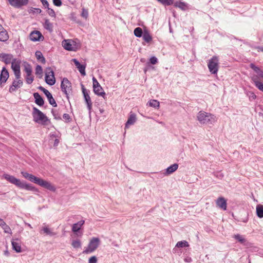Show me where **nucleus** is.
Segmentation results:
<instances>
[{"label": "nucleus", "mask_w": 263, "mask_h": 263, "mask_svg": "<svg viewBox=\"0 0 263 263\" xmlns=\"http://www.w3.org/2000/svg\"><path fill=\"white\" fill-rule=\"evenodd\" d=\"M174 6L180 8L182 10H185L187 8V4L181 1L175 2L174 3Z\"/></svg>", "instance_id": "7c9ffc66"}, {"label": "nucleus", "mask_w": 263, "mask_h": 263, "mask_svg": "<svg viewBox=\"0 0 263 263\" xmlns=\"http://www.w3.org/2000/svg\"><path fill=\"white\" fill-rule=\"evenodd\" d=\"M81 15L83 18L87 19L88 16V10L84 8H82Z\"/></svg>", "instance_id": "a18cd8bd"}, {"label": "nucleus", "mask_w": 263, "mask_h": 263, "mask_svg": "<svg viewBox=\"0 0 263 263\" xmlns=\"http://www.w3.org/2000/svg\"><path fill=\"white\" fill-rule=\"evenodd\" d=\"M233 238H235L239 242H240L241 243H243L246 241V239L245 238V237L239 234L234 235L233 236Z\"/></svg>", "instance_id": "c9c22d12"}, {"label": "nucleus", "mask_w": 263, "mask_h": 263, "mask_svg": "<svg viewBox=\"0 0 263 263\" xmlns=\"http://www.w3.org/2000/svg\"><path fill=\"white\" fill-rule=\"evenodd\" d=\"M82 90L84 98L85 101L87 104V108L89 110V114H90L91 110L92 108V102L89 96V90H87L85 88L83 85H82Z\"/></svg>", "instance_id": "6e6552de"}, {"label": "nucleus", "mask_w": 263, "mask_h": 263, "mask_svg": "<svg viewBox=\"0 0 263 263\" xmlns=\"http://www.w3.org/2000/svg\"><path fill=\"white\" fill-rule=\"evenodd\" d=\"M52 113H53V115L54 116H55L54 111L53 110H52Z\"/></svg>", "instance_id": "774afa93"}, {"label": "nucleus", "mask_w": 263, "mask_h": 263, "mask_svg": "<svg viewBox=\"0 0 263 263\" xmlns=\"http://www.w3.org/2000/svg\"><path fill=\"white\" fill-rule=\"evenodd\" d=\"M43 73V69L40 65H37L35 68L36 74L41 75Z\"/></svg>", "instance_id": "de8ad7c7"}, {"label": "nucleus", "mask_w": 263, "mask_h": 263, "mask_svg": "<svg viewBox=\"0 0 263 263\" xmlns=\"http://www.w3.org/2000/svg\"><path fill=\"white\" fill-rule=\"evenodd\" d=\"M149 61L152 64H156L158 62V59L155 57H152L150 58Z\"/></svg>", "instance_id": "864d4df0"}, {"label": "nucleus", "mask_w": 263, "mask_h": 263, "mask_svg": "<svg viewBox=\"0 0 263 263\" xmlns=\"http://www.w3.org/2000/svg\"><path fill=\"white\" fill-rule=\"evenodd\" d=\"M41 1L45 7H48L49 3L46 0H41Z\"/></svg>", "instance_id": "4d7b16f0"}, {"label": "nucleus", "mask_w": 263, "mask_h": 263, "mask_svg": "<svg viewBox=\"0 0 263 263\" xmlns=\"http://www.w3.org/2000/svg\"><path fill=\"white\" fill-rule=\"evenodd\" d=\"M84 223L85 221L84 220H82L77 223L73 224L72 227V231L74 233H77L81 229V227Z\"/></svg>", "instance_id": "393cba45"}, {"label": "nucleus", "mask_w": 263, "mask_h": 263, "mask_svg": "<svg viewBox=\"0 0 263 263\" xmlns=\"http://www.w3.org/2000/svg\"><path fill=\"white\" fill-rule=\"evenodd\" d=\"M247 95L251 101L255 100L256 98V96L255 93L252 91L248 92L247 93Z\"/></svg>", "instance_id": "49530a36"}, {"label": "nucleus", "mask_w": 263, "mask_h": 263, "mask_svg": "<svg viewBox=\"0 0 263 263\" xmlns=\"http://www.w3.org/2000/svg\"><path fill=\"white\" fill-rule=\"evenodd\" d=\"M72 61L74 63L78 69L79 72L81 73V74L84 76L86 75L85 73V66L82 65L80 63V62L76 59H73Z\"/></svg>", "instance_id": "a211bd4d"}, {"label": "nucleus", "mask_w": 263, "mask_h": 263, "mask_svg": "<svg viewBox=\"0 0 263 263\" xmlns=\"http://www.w3.org/2000/svg\"><path fill=\"white\" fill-rule=\"evenodd\" d=\"M256 49L258 50V51H261L263 52V46H258L256 47Z\"/></svg>", "instance_id": "bf43d9fd"}, {"label": "nucleus", "mask_w": 263, "mask_h": 263, "mask_svg": "<svg viewBox=\"0 0 263 263\" xmlns=\"http://www.w3.org/2000/svg\"><path fill=\"white\" fill-rule=\"evenodd\" d=\"M59 140L58 139H55L54 141V145H57L59 143Z\"/></svg>", "instance_id": "e2e57ef3"}, {"label": "nucleus", "mask_w": 263, "mask_h": 263, "mask_svg": "<svg viewBox=\"0 0 263 263\" xmlns=\"http://www.w3.org/2000/svg\"><path fill=\"white\" fill-rule=\"evenodd\" d=\"M72 246L76 249L81 248V242L80 240L77 239L72 241L71 243Z\"/></svg>", "instance_id": "a19ab883"}, {"label": "nucleus", "mask_w": 263, "mask_h": 263, "mask_svg": "<svg viewBox=\"0 0 263 263\" xmlns=\"http://www.w3.org/2000/svg\"><path fill=\"white\" fill-rule=\"evenodd\" d=\"M21 174L25 178L28 179L30 181L33 182L34 183H36L39 178L38 177H35V176L32 174H29L26 172H22Z\"/></svg>", "instance_id": "aec40b11"}, {"label": "nucleus", "mask_w": 263, "mask_h": 263, "mask_svg": "<svg viewBox=\"0 0 263 263\" xmlns=\"http://www.w3.org/2000/svg\"><path fill=\"white\" fill-rule=\"evenodd\" d=\"M148 104L150 106L154 108H158L159 107V102L156 100H151L148 102Z\"/></svg>", "instance_id": "ea45409f"}, {"label": "nucleus", "mask_w": 263, "mask_h": 263, "mask_svg": "<svg viewBox=\"0 0 263 263\" xmlns=\"http://www.w3.org/2000/svg\"><path fill=\"white\" fill-rule=\"evenodd\" d=\"M12 249L17 253H20L22 251L21 241L18 239L13 240L11 241Z\"/></svg>", "instance_id": "5701e85b"}, {"label": "nucleus", "mask_w": 263, "mask_h": 263, "mask_svg": "<svg viewBox=\"0 0 263 263\" xmlns=\"http://www.w3.org/2000/svg\"><path fill=\"white\" fill-rule=\"evenodd\" d=\"M256 87L260 91H263V84L261 82L256 83Z\"/></svg>", "instance_id": "603ef678"}, {"label": "nucleus", "mask_w": 263, "mask_h": 263, "mask_svg": "<svg viewBox=\"0 0 263 263\" xmlns=\"http://www.w3.org/2000/svg\"><path fill=\"white\" fill-rule=\"evenodd\" d=\"M45 81L50 86L53 85L55 83L54 72L51 67H47L46 69Z\"/></svg>", "instance_id": "0eeeda50"}, {"label": "nucleus", "mask_w": 263, "mask_h": 263, "mask_svg": "<svg viewBox=\"0 0 263 263\" xmlns=\"http://www.w3.org/2000/svg\"><path fill=\"white\" fill-rule=\"evenodd\" d=\"M197 120L201 124L213 125L217 121L214 115L203 111H199L197 116Z\"/></svg>", "instance_id": "f257e3e1"}, {"label": "nucleus", "mask_w": 263, "mask_h": 263, "mask_svg": "<svg viewBox=\"0 0 263 263\" xmlns=\"http://www.w3.org/2000/svg\"><path fill=\"white\" fill-rule=\"evenodd\" d=\"M64 48L68 51H76L77 47L73 44V41L70 40H65L62 42Z\"/></svg>", "instance_id": "f8f14e48"}, {"label": "nucleus", "mask_w": 263, "mask_h": 263, "mask_svg": "<svg viewBox=\"0 0 263 263\" xmlns=\"http://www.w3.org/2000/svg\"><path fill=\"white\" fill-rule=\"evenodd\" d=\"M92 82H93V89H94V88H95V87H99L100 86H101L100 85V84L99 83V82H98L97 80L95 78V77H93L92 78Z\"/></svg>", "instance_id": "8fccbe9b"}, {"label": "nucleus", "mask_w": 263, "mask_h": 263, "mask_svg": "<svg viewBox=\"0 0 263 263\" xmlns=\"http://www.w3.org/2000/svg\"><path fill=\"white\" fill-rule=\"evenodd\" d=\"M219 60L217 57L213 56L209 60L208 67L210 72L212 74H217L218 70Z\"/></svg>", "instance_id": "20e7f679"}, {"label": "nucleus", "mask_w": 263, "mask_h": 263, "mask_svg": "<svg viewBox=\"0 0 263 263\" xmlns=\"http://www.w3.org/2000/svg\"><path fill=\"white\" fill-rule=\"evenodd\" d=\"M184 261L187 262H190L192 261V258L191 257H186L184 258Z\"/></svg>", "instance_id": "052dcab7"}, {"label": "nucleus", "mask_w": 263, "mask_h": 263, "mask_svg": "<svg viewBox=\"0 0 263 263\" xmlns=\"http://www.w3.org/2000/svg\"><path fill=\"white\" fill-rule=\"evenodd\" d=\"M53 4L56 6H61L62 5L61 0H53Z\"/></svg>", "instance_id": "6e6d98bb"}, {"label": "nucleus", "mask_w": 263, "mask_h": 263, "mask_svg": "<svg viewBox=\"0 0 263 263\" xmlns=\"http://www.w3.org/2000/svg\"><path fill=\"white\" fill-rule=\"evenodd\" d=\"M26 225H27L30 228H32V227H31V224H29V223H26Z\"/></svg>", "instance_id": "69168bd1"}, {"label": "nucleus", "mask_w": 263, "mask_h": 263, "mask_svg": "<svg viewBox=\"0 0 263 263\" xmlns=\"http://www.w3.org/2000/svg\"><path fill=\"white\" fill-rule=\"evenodd\" d=\"M35 184L52 192H55L56 190V188L50 182L39 178Z\"/></svg>", "instance_id": "1a4fd4ad"}, {"label": "nucleus", "mask_w": 263, "mask_h": 263, "mask_svg": "<svg viewBox=\"0 0 263 263\" xmlns=\"http://www.w3.org/2000/svg\"><path fill=\"white\" fill-rule=\"evenodd\" d=\"M100 240L98 238L93 237L89 241L87 248L83 251L84 254H90L94 252L98 247Z\"/></svg>", "instance_id": "7ed1b4c3"}, {"label": "nucleus", "mask_w": 263, "mask_h": 263, "mask_svg": "<svg viewBox=\"0 0 263 263\" xmlns=\"http://www.w3.org/2000/svg\"><path fill=\"white\" fill-rule=\"evenodd\" d=\"M3 177L5 179H6L8 181H9L10 183L15 185L18 187L20 184L21 182V181L20 179H17L13 176H11L9 174H4Z\"/></svg>", "instance_id": "ddd939ff"}, {"label": "nucleus", "mask_w": 263, "mask_h": 263, "mask_svg": "<svg viewBox=\"0 0 263 263\" xmlns=\"http://www.w3.org/2000/svg\"><path fill=\"white\" fill-rule=\"evenodd\" d=\"M43 232L44 233L46 234V235H53V233L51 232L50 229L47 226L43 227L41 231V233L42 232Z\"/></svg>", "instance_id": "4c0bfd02"}, {"label": "nucleus", "mask_w": 263, "mask_h": 263, "mask_svg": "<svg viewBox=\"0 0 263 263\" xmlns=\"http://www.w3.org/2000/svg\"><path fill=\"white\" fill-rule=\"evenodd\" d=\"M8 37L7 32L3 28V30H0V41L5 42L8 39Z\"/></svg>", "instance_id": "c756f323"}, {"label": "nucleus", "mask_w": 263, "mask_h": 263, "mask_svg": "<svg viewBox=\"0 0 263 263\" xmlns=\"http://www.w3.org/2000/svg\"><path fill=\"white\" fill-rule=\"evenodd\" d=\"M189 246V244L186 240L180 241L176 243V246L173 250L175 252H176L177 248L188 247Z\"/></svg>", "instance_id": "cd10ccee"}, {"label": "nucleus", "mask_w": 263, "mask_h": 263, "mask_svg": "<svg viewBox=\"0 0 263 263\" xmlns=\"http://www.w3.org/2000/svg\"><path fill=\"white\" fill-rule=\"evenodd\" d=\"M20 189H24L28 191H35V188L31 184L27 183L25 181L21 182L20 185L18 186Z\"/></svg>", "instance_id": "b1692460"}, {"label": "nucleus", "mask_w": 263, "mask_h": 263, "mask_svg": "<svg viewBox=\"0 0 263 263\" xmlns=\"http://www.w3.org/2000/svg\"><path fill=\"white\" fill-rule=\"evenodd\" d=\"M23 85V81L20 80V78H16L13 81L12 85L9 88V91L10 92H14L16 89L20 88Z\"/></svg>", "instance_id": "4468645a"}, {"label": "nucleus", "mask_w": 263, "mask_h": 263, "mask_svg": "<svg viewBox=\"0 0 263 263\" xmlns=\"http://www.w3.org/2000/svg\"><path fill=\"white\" fill-rule=\"evenodd\" d=\"M48 8L47 13L51 17H55V13L54 10L52 9Z\"/></svg>", "instance_id": "09e8293b"}, {"label": "nucleus", "mask_w": 263, "mask_h": 263, "mask_svg": "<svg viewBox=\"0 0 263 263\" xmlns=\"http://www.w3.org/2000/svg\"><path fill=\"white\" fill-rule=\"evenodd\" d=\"M178 168V164L177 163H174L170 166H168L164 172V175L165 176L169 175L174 172H175Z\"/></svg>", "instance_id": "412c9836"}, {"label": "nucleus", "mask_w": 263, "mask_h": 263, "mask_svg": "<svg viewBox=\"0 0 263 263\" xmlns=\"http://www.w3.org/2000/svg\"><path fill=\"white\" fill-rule=\"evenodd\" d=\"M143 40L147 43H150L152 41V37L149 32L145 30L142 35Z\"/></svg>", "instance_id": "c85d7f7f"}, {"label": "nucleus", "mask_w": 263, "mask_h": 263, "mask_svg": "<svg viewBox=\"0 0 263 263\" xmlns=\"http://www.w3.org/2000/svg\"><path fill=\"white\" fill-rule=\"evenodd\" d=\"M9 4L13 7L16 8H21L23 6L26 5L28 3V0H7Z\"/></svg>", "instance_id": "9b49d317"}, {"label": "nucleus", "mask_w": 263, "mask_h": 263, "mask_svg": "<svg viewBox=\"0 0 263 263\" xmlns=\"http://www.w3.org/2000/svg\"><path fill=\"white\" fill-rule=\"evenodd\" d=\"M63 118L65 121H67V122H69L71 119L69 115L67 114H64L63 116Z\"/></svg>", "instance_id": "5fc2aeb1"}, {"label": "nucleus", "mask_w": 263, "mask_h": 263, "mask_svg": "<svg viewBox=\"0 0 263 263\" xmlns=\"http://www.w3.org/2000/svg\"><path fill=\"white\" fill-rule=\"evenodd\" d=\"M2 228L4 231V232L6 233H11V230L10 228L6 224V223L5 222L4 224L2 226Z\"/></svg>", "instance_id": "c03bdc74"}, {"label": "nucleus", "mask_w": 263, "mask_h": 263, "mask_svg": "<svg viewBox=\"0 0 263 263\" xmlns=\"http://www.w3.org/2000/svg\"><path fill=\"white\" fill-rule=\"evenodd\" d=\"M62 91L66 95L68 98V95L72 93V86L70 82L67 79L64 78L61 84Z\"/></svg>", "instance_id": "39448f33"}, {"label": "nucleus", "mask_w": 263, "mask_h": 263, "mask_svg": "<svg viewBox=\"0 0 263 263\" xmlns=\"http://www.w3.org/2000/svg\"><path fill=\"white\" fill-rule=\"evenodd\" d=\"M134 32L135 35L138 37H141L143 34L142 29L140 27L136 28L134 30Z\"/></svg>", "instance_id": "58836bf2"}, {"label": "nucleus", "mask_w": 263, "mask_h": 263, "mask_svg": "<svg viewBox=\"0 0 263 263\" xmlns=\"http://www.w3.org/2000/svg\"><path fill=\"white\" fill-rule=\"evenodd\" d=\"M11 68L14 72L16 78H21V61L18 59H14L11 62Z\"/></svg>", "instance_id": "423d86ee"}, {"label": "nucleus", "mask_w": 263, "mask_h": 263, "mask_svg": "<svg viewBox=\"0 0 263 263\" xmlns=\"http://www.w3.org/2000/svg\"><path fill=\"white\" fill-rule=\"evenodd\" d=\"M137 121L136 115L130 112L127 122L125 123V128L127 129L130 125H134Z\"/></svg>", "instance_id": "2eb2a0df"}, {"label": "nucleus", "mask_w": 263, "mask_h": 263, "mask_svg": "<svg viewBox=\"0 0 263 263\" xmlns=\"http://www.w3.org/2000/svg\"><path fill=\"white\" fill-rule=\"evenodd\" d=\"M250 67L256 72L257 74L261 78H263V72L260 69V68L256 66L254 64L251 63L250 64Z\"/></svg>", "instance_id": "2f4dec72"}, {"label": "nucleus", "mask_w": 263, "mask_h": 263, "mask_svg": "<svg viewBox=\"0 0 263 263\" xmlns=\"http://www.w3.org/2000/svg\"><path fill=\"white\" fill-rule=\"evenodd\" d=\"M33 97L35 99V103L39 106H42L44 104V101L38 92H34Z\"/></svg>", "instance_id": "a878e982"}, {"label": "nucleus", "mask_w": 263, "mask_h": 263, "mask_svg": "<svg viewBox=\"0 0 263 263\" xmlns=\"http://www.w3.org/2000/svg\"><path fill=\"white\" fill-rule=\"evenodd\" d=\"M252 80H253V82H254V83L255 86H256V82H260V81H258L257 77H253L252 78Z\"/></svg>", "instance_id": "13d9d810"}, {"label": "nucleus", "mask_w": 263, "mask_h": 263, "mask_svg": "<svg viewBox=\"0 0 263 263\" xmlns=\"http://www.w3.org/2000/svg\"><path fill=\"white\" fill-rule=\"evenodd\" d=\"M39 89L44 93V94L47 98L50 104L53 107H56L57 105V103L54 98H53L51 93L48 90L46 89L45 88L41 86L39 87Z\"/></svg>", "instance_id": "9d476101"}, {"label": "nucleus", "mask_w": 263, "mask_h": 263, "mask_svg": "<svg viewBox=\"0 0 263 263\" xmlns=\"http://www.w3.org/2000/svg\"><path fill=\"white\" fill-rule=\"evenodd\" d=\"M44 27L46 30L49 31L50 32H51L53 30L52 24L48 20H45L44 23Z\"/></svg>", "instance_id": "72a5a7b5"}, {"label": "nucleus", "mask_w": 263, "mask_h": 263, "mask_svg": "<svg viewBox=\"0 0 263 263\" xmlns=\"http://www.w3.org/2000/svg\"><path fill=\"white\" fill-rule=\"evenodd\" d=\"M159 2L165 6H170L174 3V0H157Z\"/></svg>", "instance_id": "79ce46f5"}, {"label": "nucleus", "mask_w": 263, "mask_h": 263, "mask_svg": "<svg viewBox=\"0 0 263 263\" xmlns=\"http://www.w3.org/2000/svg\"><path fill=\"white\" fill-rule=\"evenodd\" d=\"M32 116L33 121L38 124L47 125L50 123L47 116L35 107L33 108Z\"/></svg>", "instance_id": "f03ea898"}, {"label": "nucleus", "mask_w": 263, "mask_h": 263, "mask_svg": "<svg viewBox=\"0 0 263 263\" xmlns=\"http://www.w3.org/2000/svg\"><path fill=\"white\" fill-rule=\"evenodd\" d=\"M13 59L12 54L0 53V60L4 62L6 64L11 63Z\"/></svg>", "instance_id": "dca6fc26"}, {"label": "nucleus", "mask_w": 263, "mask_h": 263, "mask_svg": "<svg viewBox=\"0 0 263 263\" xmlns=\"http://www.w3.org/2000/svg\"><path fill=\"white\" fill-rule=\"evenodd\" d=\"M88 263H97V258L95 256H91L88 260Z\"/></svg>", "instance_id": "3c124183"}, {"label": "nucleus", "mask_w": 263, "mask_h": 263, "mask_svg": "<svg viewBox=\"0 0 263 263\" xmlns=\"http://www.w3.org/2000/svg\"><path fill=\"white\" fill-rule=\"evenodd\" d=\"M216 205L218 207L226 210L227 209V201L223 197H219L216 201Z\"/></svg>", "instance_id": "4be33fe9"}, {"label": "nucleus", "mask_w": 263, "mask_h": 263, "mask_svg": "<svg viewBox=\"0 0 263 263\" xmlns=\"http://www.w3.org/2000/svg\"><path fill=\"white\" fill-rule=\"evenodd\" d=\"M93 92L96 95L101 96L105 99V92L104 91L102 87L101 86L99 87H95V88L93 89Z\"/></svg>", "instance_id": "bb28decb"}, {"label": "nucleus", "mask_w": 263, "mask_h": 263, "mask_svg": "<svg viewBox=\"0 0 263 263\" xmlns=\"http://www.w3.org/2000/svg\"><path fill=\"white\" fill-rule=\"evenodd\" d=\"M24 71L26 73V74H29L32 73V68H31V65L29 64H28L27 63H25Z\"/></svg>", "instance_id": "e433bc0d"}, {"label": "nucleus", "mask_w": 263, "mask_h": 263, "mask_svg": "<svg viewBox=\"0 0 263 263\" xmlns=\"http://www.w3.org/2000/svg\"><path fill=\"white\" fill-rule=\"evenodd\" d=\"M257 215L259 218L263 217V205H258L256 206Z\"/></svg>", "instance_id": "f704fd0d"}, {"label": "nucleus", "mask_w": 263, "mask_h": 263, "mask_svg": "<svg viewBox=\"0 0 263 263\" xmlns=\"http://www.w3.org/2000/svg\"><path fill=\"white\" fill-rule=\"evenodd\" d=\"M9 78V72L5 67H3L0 75L1 85L5 83Z\"/></svg>", "instance_id": "f3484780"}, {"label": "nucleus", "mask_w": 263, "mask_h": 263, "mask_svg": "<svg viewBox=\"0 0 263 263\" xmlns=\"http://www.w3.org/2000/svg\"><path fill=\"white\" fill-rule=\"evenodd\" d=\"M41 37H43V36L39 31H34L30 34V40L34 42L40 41Z\"/></svg>", "instance_id": "6ab92c4d"}, {"label": "nucleus", "mask_w": 263, "mask_h": 263, "mask_svg": "<svg viewBox=\"0 0 263 263\" xmlns=\"http://www.w3.org/2000/svg\"><path fill=\"white\" fill-rule=\"evenodd\" d=\"M35 56L37 60L40 61L41 63L43 64H45L46 62L45 59L43 56L42 53L40 51H37L35 52Z\"/></svg>", "instance_id": "473e14b6"}, {"label": "nucleus", "mask_w": 263, "mask_h": 263, "mask_svg": "<svg viewBox=\"0 0 263 263\" xmlns=\"http://www.w3.org/2000/svg\"><path fill=\"white\" fill-rule=\"evenodd\" d=\"M4 254L5 255L8 256L9 255V252L8 251H6L5 252H4Z\"/></svg>", "instance_id": "0e129e2a"}, {"label": "nucleus", "mask_w": 263, "mask_h": 263, "mask_svg": "<svg viewBox=\"0 0 263 263\" xmlns=\"http://www.w3.org/2000/svg\"><path fill=\"white\" fill-rule=\"evenodd\" d=\"M34 80V77L32 76L31 74H27L26 76V83L28 84H31Z\"/></svg>", "instance_id": "37998d69"}, {"label": "nucleus", "mask_w": 263, "mask_h": 263, "mask_svg": "<svg viewBox=\"0 0 263 263\" xmlns=\"http://www.w3.org/2000/svg\"><path fill=\"white\" fill-rule=\"evenodd\" d=\"M3 26L0 24V30H3Z\"/></svg>", "instance_id": "338daca9"}, {"label": "nucleus", "mask_w": 263, "mask_h": 263, "mask_svg": "<svg viewBox=\"0 0 263 263\" xmlns=\"http://www.w3.org/2000/svg\"><path fill=\"white\" fill-rule=\"evenodd\" d=\"M5 222L1 218H0V226H2L4 224V223Z\"/></svg>", "instance_id": "680f3d73"}]
</instances>
